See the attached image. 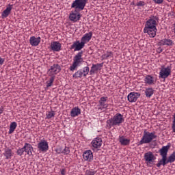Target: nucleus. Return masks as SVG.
Returning a JSON list of instances; mask_svg holds the SVG:
<instances>
[{"instance_id":"f257e3e1","label":"nucleus","mask_w":175,"mask_h":175,"mask_svg":"<svg viewBox=\"0 0 175 175\" xmlns=\"http://www.w3.org/2000/svg\"><path fill=\"white\" fill-rule=\"evenodd\" d=\"M84 62L83 51L79 52L73 58L72 64L69 67L70 72H75L79 66H81Z\"/></svg>"},{"instance_id":"f03ea898","label":"nucleus","mask_w":175,"mask_h":175,"mask_svg":"<svg viewBox=\"0 0 175 175\" xmlns=\"http://www.w3.org/2000/svg\"><path fill=\"white\" fill-rule=\"evenodd\" d=\"M124 121V116L121 113H118L113 118L109 119L107 121V124L109 126H120Z\"/></svg>"},{"instance_id":"7ed1b4c3","label":"nucleus","mask_w":175,"mask_h":175,"mask_svg":"<svg viewBox=\"0 0 175 175\" xmlns=\"http://www.w3.org/2000/svg\"><path fill=\"white\" fill-rule=\"evenodd\" d=\"M157 137L154 132L150 133L148 131H144V135L139 142V144H148Z\"/></svg>"},{"instance_id":"20e7f679","label":"nucleus","mask_w":175,"mask_h":175,"mask_svg":"<svg viewBox=\"0 0 175 175\" xmlns=\"http://www.w3.org/2000/svg\"><path fill=\"white\" fill-rule=\"evenodd\" d=\"M87 2L88 0H75L71 4V8L75 9L76 12H81V10H84Z\"/></svg>"},{"instance_id":"39448f33","label":"nucleus","mask_w":175,"mask_h":175,"mask_svg":"<svg viewBox=\"0 0 175 175\" xmlns=\"http://www.w3.org/2000/svg\"><path fill=\"white\" fill-rule=\"evenodd\" d=\"M169 148H170V146L167 145L163 146L162 148L159 150L160 155L162 157V159L158 161V163H157V167H161V164L166 161Z\"/></svg>"},{"instance_id":"423d86ee","label":"nucleus","mask_w":175,"mask_h":175,"mask_svg":"<svg viewBox=\"0 0 175 175\" xmlns=\"http://www.w3.org/2000/svg\"><path fill=\"white\" fill-rule=\"evenodd\" d=\"M172 75V67L171 66H162L160 68L159 79H167V77L170 76Z\"/></svg>"},{"instance_id":"0eeeda50","label":"nucleus","mask_w":175,"mask_h":175,"mask_svg":"<svg viewBox=\"0 0 175 175\" xmlns=\"http://www.w3.org/2000/svg\"><path fill=\"white\" fill-rule=\"evenodd\" d=\"M61 72V66L58 64H54L48 70V76L55 77V75H58Z\"/></svg>"},{"instance_id":"6e6552de","label":"nucleus","mask_w":175,"mask_h":175,"mask_svg":"<svg viewBox=\"0 0 175 175\" xmlns=\"http://www.w3.org/2000/svg\"><path fill=\"white\" fill-rule=\"evenodd\" d=\"M158 21V17L150 16L146 21L145 28H157V23Z\"/></svg>"},{"instance_id":"1a4fd4ad","label":"nucleus","mask_w":175,"mask_h":175,"mask_svg":"<svg viewBox=\"0 0 175 175\" xmlns=\"http://www.w3.org/2000/svg\"><path fill=\"white\" fill-rule=\"evenodd\" d=\"M144 159L148 166H151L155 161V156H154L152 152H148L144 154Z\"/></svg>"},{"instance_id":"9d476101","label":"nucleus","mask_w":175,"mask_h":175,"mask_svg":"<svg viewBox=\"0 0 175 175\" xmlns=\"http://www.w3.org/2000/svg\"><path fill=\"white\" fill-rule=\"evenodd\" d=\"M84 46H85V44L83 42L81 41L80 42V40H77L70 46V50H74V51H80V50L84 49Z\"/></svg>"},{"instance_id":"9b49d317","label":"nucleus","mask_w":175,"mask_h":175,"mask_svg":"<svg viewBox=\"0 0 175 175\" xmlns=\"http://www.w3.org/2000/svg\"><path fill=\"white\" fill-rule=\"evenodd\" d=\"M38 148L39 151H41V152H46L49 151V142H47L45 139H42L38 144Z\"/></svg>"},{"instance_id":"f8f14e48","label":"nucleus","mask_w":175,"mask_h":175,"mask_svg":"<svg viewBox=\"0 0 175 175\" xmlns=\"http://www.w3.org/2000/svg\"><path fill=\"white\" fill-rule=\"evenodd\" d=\"M91 144L93 150H98V148H100L102 147L103 142L102 141V138L96 137L92 141Z\"/></svg>"},{"instance_id":"ddd939ff","label":"nucleus","mask_w":175,"mask_h":175,"mask_svg":"<svg viewBox=\"0 0 175 175\" xmlns=\"http://www.w3.org/2000/svg\"><path fill=\"white\" fill-rule=\"evenodd\" d=\"M144 81L146 85H155L157 77L148 75L145 77Z\"/></svg>"},{"instance_id":"4468645a","label":"nucleus","mask_w":175,"mask_h":175,"mask_svg":"<svg viewBox=\"0 0 175 175\" xmlns=\"http://www.w3.org/2000/svg\"><path fill=\"white\" fill-rule=\"evenodd\" d=\"M157 27H144V33H148L150 38H155L157 36Z\"/></svg>"},{"instance_id":"2eb2a0df","label":"nucleus","mask_w":175,"mask_h":175,"mask_svg":"<svg viewBox=\"0 0 175 175\" xmlns=\"http://www.w3.org/2000/svg\"><path fill=\"white\" fill-rule=\"evenodd\" d=\"M79 12V11H76L75 10V11L71 12L69 16V19L70 21H72L73 23H77V21L80 20V17H81V16Z\"/></svg>"},{"instance_id":"dca6fc26","label":"nucleus","mask_w":175,"mask_h":175,"mask_svg":"<svg viewBox=\"0 0 175 175\" xmlns=\"http://www.w3.org/2000/svg\"><path fill=\"white\" fill-rule=\"evenodd\" d=\"M83 158L84 161H87L88 162H92L94 159V154L91 150H85L83 154Z\"/></svg>"},{"instance_id":"f3484780","label":"nucleus","mask_w":175,"mask_h":175,"mask_svg":"<svg viewBox=\"0 0 175 175\" xmlns=\"http://www.w3.org/2000/svg\"><path fill=\"white\" fill-rule=\"evenodd\" d=\"M139 98H140V93L139 92H131L127 96L129 102H131V103L136 102Z\"/></svg>"},{"instance_id":"a211bd4d","label":"nucleus","mask_w":175,"mask_h":175,"mask_svg":"<svg viewBox=\"0 0 175 175\" xmlns=\"http://www.w3.org/2000/svg\"><path fill=\"white\" fill-rule=\"evenodd\" d=\"M62 47V45L58 41H53L51 43V49L52 50V51H61Z\"/></svg>"},{"instance_id":"6ab92c4d","label":"nucleus","mask_w":175,"mask_h":175,"mask_svg":"<svg viewBox=\"0 0 175 175\" xmlns=\"http://www.w3.org/2000/svg\"><path fill=\"white\" fill-rule=\"evenodd\" d=\"M92 31H90L89 33H85L82 38H81V41L83 42L85 44L88 43L91 39H92Z\"/></svg>"},{"instance_id":"aec40b11","label":"nucleus","mask_w":175,"mask_h":175,"mask_svg":"<svg viewBox=\"0 0 175 175\" xmlns=\"http://www.w3.org/2000/svg\"><path fill=\"white\" fill-rule=\"evenodd\" d=\"M175 161V152H173L172 154H171L168 159H165V161H163L161 163V166H165L166 165H167V163H173V162H174Z\"/></svg>"},{"instance_id":"412c9836","label":"nucleus","mask_w":175,"mask_h":175,"mask_svg":"<svg viewBox=\"0 0 175 175\" xmlns=\"http://www.w3.org/2000/svg\"><path fill=\"white\" fill-rule=\"evenodd\" d=\"M159 46H173L174 42L169 38H164L159 42Z\"/></svg>"},{"instance_id":"4be33fe9","label":"nucleus","mask_w":175,"mask_h":175,"mask_svg":"<svg viewBox=\"0 0 175 175\" xmlns=\"http://www.w3.org/2000/svg\"><path fill=\"white\" fill-rule=\"evenodd\" d=\"M103 63L92 64L91 67V70L90 71V74L94 75L95 72H97V70H100V68H103Z\"/></svg>"},{"instance_id":"5701e85b","label":"nucleus","mask_w":175,"mask_h":175,"mask_svg":"<svg viewBox=\"0 0 175 175\" xmlns=\"http://www.w3.org/2000/svg\"><path fill=\"white\" fill-rule=\"evenodd\" d=\"M12 9H13V5L9 4L6 9L1 14L2 18H6V17L10 14Z\"/></svg>"},{"instance_id":"b1692460","label":"nucleus","mask_w":175,"mask_h":175,"mask_svg":"<svg viewBox=\"0 0 175 175\" xmlns=\"http://www.w3.org/2000/svg\"><path fill=\"white\" fill-rule=\"evenodd\" d=\"M41 38L40 37H35L31 36L29 39V43L31 46H39V44L40 43Z\"/></svg>"},{"instance_id":"393cba45","label":"nucleus","mask_w":175,"mask_h":175,"mask_svg":"<svg viewBox=\"0 0 175 175\" xmlns=\"http://www.w3.org/2000/svg\"><path fill=\"white\" fill-rule=\"evenodd\" d=\"M81 114V109L79 107H75L71 109L70 116L72 117H77Z\"/></svg>"},{"instance_id":"a878e982","label":"nucleus","mask_w":175,"mask_h":175,"mask_svg":"<svg viewBox=\"0 0 175 175\" xmlns=\"http://www.w3.org/2000/svg\"><path fill=\"white\" fill-rule=\"evenodd\" d=\"M106 100H107V97H101L99 100L100 106L101 107L100 109L103 110V109H107L109 107V104H106Z\"/></svg>"},{"instance_id":"bb28decb","label":"nucleus","mask_w":175,"mask_h":175,"mask_svg":"<svg viewBox=\"0 0 175 175\" xmlns=\"http://www.w3.org/2000/svg\"><path fill=\"white\" fill-rule=\"evenodd\" d=\"M119 142L122 146H129V144H131V139L125 138L124 136H120Z\"/></svg>"},{"instance_id":"cd10ccee","label":"nucleus","mask_w":175,"mask_h":175,"mask_svg":"<svg viewBox=\"0 0 175 175\" xmlns=\"http://www.w3.org/2000/svg\"><path fill=\"white\" fill-rule=\"evenodd\" d=\"M23 148L25 149V152H27V155H32V150L33 148L31 144L25 143Z\"/></svg>"},{"instance_id":"c85d7f7f","label":"nucleus","mask_w":175,"mask_h":175,"mask_svg":"<svg viewBox=\"0 0 175 175\" xmlns=\"http://www.w3.org/2000/svg\"><path fill=\"white\" fill-rule=\"evenodd\" d=\"M16 128H17V122H11L10 125V130L8 131L9 135H12V133H14V131H16Z\"/></svg>"},{"instance_id":"c756f323","label":"nucleus","mask_w":175,"mask_h":175,"mask_svg":"<svg viewBox=\"0 0 175 175\" xmlns=\"http://www.w3.org/2000/svg\"><path fill=\"white\" fill-rule=\"evenodd\" d=\"M145 94L146 98H151L154 95V89L149 88H146L145 90Z\"/></svg>"},{"instance_id":"7c9ffc66","label":"nucleus","mask_w":175,"mask_h":175,"mask_svg":"<svg viewBox=\"0 0 175 175\" xmlns=\"http://www.w3.org/2000/svg\"><path fill=\"white\" fill-rule=\"evenodd\" d=\"M102 59H107V58H113V52L107 51L105 54L101 56Z\"/></svg>"},{"instance_id":"2f4dec72","label":"nucleus","mask_w":175,"mask_h":175,"mask_svg":"<svg viewBox=\"0 0 175 175\" xmlns=\"http://www.w3.org/2000/svg\"><path fill=\"white\" fill-rule=\"evenodd\" d=\"M72 77L73 79H81V77H83V72H81V69L74 73Z\"/></svg>"},{"instance_id":"473e14b6","label":"nucleus","mask_w":175,"mask_h":175,"mask_svg":"<svg viewBox=\"0 0 175 175\" xmlns=\"http://www.w3.org/2000/svg\"><path fill=\"white\" fill-rule=\"evenodd\" d=\"M81 73H82V76H87V75H88V73H90V67L88 66H85L83 67V69H81Z\"/></svg>"},{"instance_id":"72a5a7b5","label":"nucleus","mask_w":175,"mask_h":175,"mask_svg":"<svg viewBox=\"0 0 175 175\" xmlns=\"http://www.w3.org/2000/svg\"><path fill=\"white\" fill-rule=\"evenodd\" d=\"M4 155L6 158V159H10V158H12V150L6 149L5 150Z\"/></svg>"},{"instance_id":"f704fd0d","label":"nucleus","mask_w":175,"mask_h":175,"mask_svg":"<svg viewBox=\"0 0 175 175\" xmlns=\"http://www.w3.org/2000/svg\"><path fill=\"white\" fill-rule=\"evenodd\" d=\"M54 80H55V77H51L49 81H46V87H51V85H53V83H54Z\"/></svg>"},{"instance_id":"c9c22d12","label":"nucleus","mask_w":175,"mask_h":175,"mask_svg":"<svg viewBox=\"0 0 175 175\" xmlns=\"http://www.w3.org/2000/svg\"><path fill=\"white\" fill-rule=\"evenodd\" d=\"M54 116H55V112L51 110L46 113V118L47 120H50L51 118H53Z\"/></svg>"},{"instance_id":"e433bc0d","label":"nucleus","mask_w":175,"mask_h":175,"mask_svg":"<svg viewBox=\"0 0 175 175\" xmlns=\"http://www.w3.org/2000/svg\"><path fill=\"white\" fill-rule=\"evenodd\" d=\"M25 152V149H24V147L21 148H19L17 152H16V154L18 155H19L20 157H21V155H23V154H24V152Z\"/></svg>"},{"instance_id":"4c0bfd02","label":"nucleus","mask_w":175,"mask_h":175,"mask_svg":"<svg viewBox=\"0 0 175 175\" xmlns=\"http://www.w3.org/2000/svg\"><path fill=\"white\" fill-rule=\"evenodd\" d=\"M96 171H94V170H89L85 172V175H95Z\"/></svg>"},{"instance_id":"58836bf2","label":"nucleus","mask_w":175,"mask_h":175,"mask_svg":"<svg viewBox=\"0 0 175 175\" xmlns=\"http://www.w3.org/2000/svg\"><path fill=\"white\" fill-rule=\"evenodd\" d=\"M70 152V150H69V148L65 147L64 149L62 151V154H64L65 155H68Z\"/></svg>"},{"instance_id":"ea45409f","label":"nucleus","mask_w":175,"mask_h":175,"mask_svg":"<svg viewBox=\"0 0 175 175\" xmlns=\"http://www.w3.org/2000/svg\"><path fill=\"white\" fill-rule=\"evenodd\" d=\"M164 0H153V2H154L157 5H161L163 3Z\"/></svg>"},{"instance_id":"a19ab883","label":"nucleus","mask_w":175,"mask_h":175,"mask_svg":"<svg viewBox=\"0 0 175 175\" xmlns=\"http://www.w3.org/2000/svg\"><path fill=\"white\" fill-rule=\"evenodd\" d=\"M57 154H62L63 149L62 148H58L55 150Z\"/></svg>"},{"instance_id":"79ce46f5","label":"nucleus","mask_w":175,"mask_h":175,"mask_svg":"<svg viewBox=\"0 0 175 175\" xmlns=\"http://www.w3.org/2000/svg\"><path fill=\"white\" fill-rule=\"evenodd\" d=\"M137 6H144V1H140L137 3Z\"/></svg>"},{"instance_id":"37998d69","label":"nucleus","mask_w":175,"mask_h":175,"mask_svg":"<svg viewBox=\"0 0 175 175\" xmlns=\"http://www.w3.org/2000/svg\"><path fill=\"white\" fill-rule=\"evenodd\" d=\"M3 62H5V59L0 57V65H3Z\"/></svg>"},{"instance_id":"c03bdc74","label":"nucleus","mask_w":175,"mask_h":175,"mask_svg":"<svg viewBox=\"0 0 175 175\" xmlns=\"http://www.w3.org/2000/svg\"><path fill=\"white\" fill-rule=\"evenodd\" d=\"M66 174V171L65 170V169L62 170L61 174L62 175H65Z\"/></svg>"},{"instance_id":"a18cd8bd","label":"nucleus","mask_w":175,"mask_h":175,"mask_svg":"<svg viewBox=\"0 0 175 175\" xmlns=\"http://www.w3.org/2000/svg\"><path fill=\"white\" fill-rule=\"evenodd\" d=\"M162 51H163V50L162 49V48H158L157 49V53H162Z\"/></svg>"},{"instance_id":"49530a36","label":"nucleus","mask_w":175,"mask_h":175,"mask_svg":"<svg viewBox=\"0 0 175 175\" xmlns=\"http://www.w3.org/2000/svg\"><path fill=\"white\" fill-rule=\"evenodd\" d=\"M172 131L175 133V123L174 122H172Z\"/></svg>"},{"instance_id":"de8ad7c7","label":"nucleus","mask_w":175,"mask_h":175,"mask_svg":"<svg viewBox=\"0 0 175 175\" xmlns=\"http://www.w3.org/2000/svg\"><path fill=\"white\" fill-rule=\"evenodd\" d=\"M3 113V108H0V114H2Z\"/></svg>"},{"instance_id":"09e8293b","label":"nucleus","mask_w":175,"mask_h":175,"mask_svg":"<svg viewBox=\"0 0 175 175\" xmlns=\"http://www.w3.org/2000/svg\"><path fill=\"white\" fill-rule=\"evenodd\" d=\"M173 122L175 123V113L174 114V120Z\"/></svg>"},{"instance_id":"8fccbe9b","label":"nucleus","mask_w":175,"mask_h":175,"mask_svg":"<svg viewBox=\"0 0 175 175\" xmlns=\"http://www.w3.org/2000/svg\"><path fill=\"white\" fill-rule=\"evenodd\" d=\"M175 31V22L174 23V32Z\"/></svg>"},{"instance_id":"3c124183","label":"nucleus","mask_w":175,"mask_h":175,"mask_svg":"<svg viewBox=\"0 0 175 175\" xmlns=\"http://www.w3.org/2000/svg\"><path fill=\"white\" fill-rule=\"evenodd\" d=\"M174 33H175V31H174Z\"/></svg>"}]
</instances>
